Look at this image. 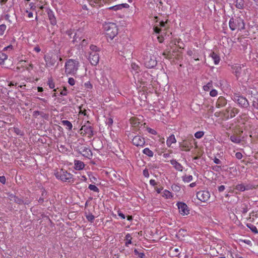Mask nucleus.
Returning a JSON list of instances; mask_svg holds the SVG:
<instances>
[{
	"instance_id": "obj_1",
	"label": "nucleus",
	"mask_w": 258,
	"mask_h": 258,
	"mask_svg": "<svg viewBox=\"0 0 258 258\" xmlns=\"http://www.w3.org/2000/svg\"><path fill=\"white\" fill-rule=\"evenodd\" d=\"M79 62L73 59H69L65 63V73L68 75H75L78 70Z\"/></svg>"
},
{
	"instance_id": "obj_2",
	"label": "nucleus",
	"mask_w": 258,
	"mask_h": 258,
	"mask_svg": "<svg viewBox=\"0 0 258 258\" xmlns=\"http://www.w3.org/2000/svg\"><path fill=\"white\" fill-rule=\"evenodd\" d=\"M103 29L106 36L110 39H113L118 33L117 27L114 23H105Z\"/></svg>"
},
{
	"instance_id": "obj_3",
	"label": "nucleus",
	"mask_w": 258,
	"mask_h": 258,
	"mask_svg": "<svg viewBox=\"0 0 258 258\" xmlns=\"http://www.w3.org/2000/svg\"><path fill=\"white\" fill-rule=\"evenodd\" d=\"M229 26L232 31L237 29L241 31L245 29V23L244 20L240 17L231 18L229 22Z\"/></svg>"
},
{
	"instance_id": "obj_4",
	"label": "nucleus",
	"mask_w": 258,
	"mask_h": 258,
	"mask_svg": "<svg viewBox=\"0 0 258 258\" xmlns=\"http://www.w3.org/2000/svg\"><path fill=\"white\" fill-rule=\"evenodd\" d=\"M144 64L148 68H153L155 67L157 63L156 58L155 56L150 54L147 55L144 58Z\"/></svg>"
},
{
	"instance_id": "obj_5",
	"label": "nucleus",
	"mask_w": 258,
	"mask_h": 258,
	"mask_svg": "<svg viewBox=\"0 0 258 258\" xmlns=\"http://www.w3.org/2000/svg\"><path fill=\"white\" fill-rule=\"evenodd\" d=\"M55 177L63 181H69L72 178L73 175L68 173L67 171L60 169L55 173Z\"/></svg>"
},
{
	"instance_id": "obj_6",
	"label": "nucleus",
	"mask_w": 258,
	"mask_h": 258,
	"mask_svg": "<svg viewBox=\"0 0 258 258\" xmlns=\"http://www.w3.org/2000/svg\"><path fill=\"white\" fill-rule=\"evenodd\" d=\"M233 99L242 108H247L249 106V102L247 99L243 96L235 95Z\"/></svg>"
},
{
	"instance_id": "obj_7",
	"label": "nucleus",
	"mask_w": 258,
	"mask_h": 258,
	"mask_svg": "<svg viewBox=\"0 0 258 258\" xmlns=\"http://www.w3.org/2000/svg\"><path fill=\"white\" fill-rule=\"evenodd\" d=\"M176 206L179 210V213L182 216L187 215L189 214V209L186 204L183 202H178Z\"/></svg>"
},
{
	"instance_id": "obj_8",
	"label": "nucleus",
	"mask_w": 258,
	"mask_h": 258,
	"mask_svg": "<svg viewBox=\"0 0 258 258\" xmlns=\"http://www.w3.org/2000/svg\"><path fill=\"white\" fill-rule=\"evenodd\" d=\"M197 197L201 202H206L210 199V194L207 190H201L197 193Z\"/></svg>"
},
{
	"instance_id": "obj_9",
	"label": "nucleus",
	"mask_w": 258,
	"mask_h": 258,
	"mask_svg": "<svg viewBox=\"0 0 258 258\" xmlns=\"http://www.w3.org/2000/svg\"><path fill=\"white\" fill-rule=\"evenodd\" d=\"M132 143L137 147H143L145 144V140L140 136H136L133 138Z\"/></svg>"
},
{
	"instance_id": "obj_10",
	"label": "nucleus",
	"mask_w": 258,
	"mask_h": 258,
	"mask_svg": "<svg viewBox=\"0 0 258 258\" xmlns=\"http://www.w3.org/2000/svg\"><path fill=\"white\" fill-rule=\"evenodd\" d=\"M58 59V56L56 55H52L44 58L46 66L49 67L54 66Z\"/></svg>"
},
{
	"instance_id": "obj_11",
	"label": "nucleus",
	"mask_w": 258,
	"mask_h": 258,
	"mask_svg": "<svg viewBox=\"0 0 258 258\" xmlns=\"http://www.w3.org/2000/svg\"><path fill=\"white\" fill-rule=\"evenodd\" d=\"M89 60L92 65H97L99 61V55L98 53L91 52L89 54Z\"/></svg>"
},
{
	"instance_id": "obj_12",
	"label": "nucleus",
	"mask_w": 258,
	"mask_h": 258,
	"mask_svg": "<svg viewBox=\"0 0 258 258\" xmlns=\"http://www.w3.org/2000/svg\"><path fill=\"white\" fill-rule=\"evenodd\" d=\"M81 131V134H83L84 135H87L89 136H92L93 135V128L90 125H83Z\"/></svg>"
},
{
	"instance_id": "obj_13",
	"label": "nucleus",
	"mask_w": 258,
	"mask_h": 258,
	"mask_svg": "<svg viewBox=\"0 0 258 258\" xmlns=\"http://www.w3.org/2000/svg\"><path fill=\"white\" fill-rule=\"evenodd\" d=\"M47 15L50 24L53 26L55 25L57 23V22L53 12L51 10H49L47 11Z\"/></svg>"
},
{
	"instance_id": "obj_14",
	"label": "nucleus",
	"mask_w": 258,
	"mask_h": 258,
	"mask_svg": "<svg viewBox=\"0 0 258 258\" xmlns=\"http://www.w3.org/2000/svg\"><path fill=\"white\" fill-rule=\"evenodd\" d=\"M227 104V100L225 98L222 96H220L218 98L216 103V107L217 108H221L225 106Z\"/></svg>"
},
{
	"instance_id": "obj_15",
	"label": "nucleus",
	"mask_w": 258,
	"mask_h": 258,
	"mask_svg": "<svg viewBox=\"0 0 258 258\" xmlns=\"http://www.w3.org/2000/svg\"><path fill=\"white\" fill-rule=\"evenodd\" d=\"M170 163L174 168L179 171H182L183 167L181 165V164L179 163H178L176 160L172 159L170 160Z\"/></svg>"
},
{
	"instance_id": "obj_16",
	"label": "nucleus",
	"mask_w": 258,
	"mask_h": 258,
	"mask_svg": "<svg viewBox=\"0 0 258 258\" xmlns=\"http://www.w3.org/2000/svg\"><path fill=\"white\" fill-rule=\"evenodd\" d=\"M226 111L227 113H229L231 118L234 117L239 112L238 109L231 107H228Z\"/></svg>"
},
{
	"instance_id": "obj_17",
	"label": "nucleus",
	"mask_w": 258,
	"mask_h": 258,
	"mask_svg": "<svg viewBox=\"0 0 258 258\" xmlns=\"http://www.w3.org/2000/svg\"><path fill=\"white\" fill-rule=\"evenodd\" d=\"M187 54L188 55L190 56H192V58L195 60H199V53L198 51L194 49V50H188L187 51Z\"/></svg>"
},
{
	"instance_id": "obj_18",
	"label": "nucleus",
	"mask_w": 258,
	"mask_h": 258,
	"mask_svg": "<svg viewBox=\"0 0 258 258\" xmlns=\"http://www.w3.org/2000/svg\"><path fill=\"white\" fill-rule=\"evenodd\" d=\"M75 168L76 170H80L83 169L85 167V164L80 160H75L74 162Z\"/></svg>"
},
{
	"instance_id": "obj_19",
	"label": "nucleus",
	"mask_w": 258,
	"mask_h": 258,
	"mask_svg": "<svg viewBox=\"0 0 258 258\" xmlns=\"http://www.w3.org/2000/svg\"><path fill=\"white\" fill-rule=\"evenodd\" d=\"M210 56L212 58L214 61L215 64H218L219 63L220 58L219 56L217 53L214 52H212L210 54Z\"/></svg>"
},
{
	"instance_id": "obj_20",
	"label": "nucleus",
	"mask_w": 258,
	"mask_h": 258,
	"mask_svg": "<svg viewBox=\"0 0 258 258\" xmlns=\"http://www.w3.org/2000/svg\"><path fill=\"white\" fill-rule=\"evenodd\" d=\"M82 155L88 158H90L92 156L91 151L87 148H84L82 149Z\"/></svg>"
},
{
	"instance_id": "obj_21",
	"label": "nucleus",
	"mask_w": 258,
	"mask_h": 258,
	"mask_svg": "<svg viewBox=\"0 0 258 258\" xmlns=\"http://www.w3.org/2000/svg\"><path fill=\"white\" fill-rule=\"evenodd\" d=\"M176 142V140L175 138V136L174 135H171L170 136L167 141H166V144L167 146L170 147L172 144L175 143Z\"/></svg>"
},
{
	"instance_id": "obj_22",
	"label": "nucleus",
	"mask_w": 258,
	"mask_h": 258,
	"mask_svg": "<svg viewBox=\"0 0 258 258\" xmlns=\"http://www.w3.org/2000/svg\"><path fill=\"white\" fill-rule=\"evenodd\" d=\"M61 123L62 125L64 126L67 129L69 130V131L72 130L73 125L70 121L66 120H63L61 121Z\"/></svg>"
},
{
	"instance_id": "obj_23",
	"label": "nucleus",
	"mask_w": 258,
	"mask_h": 258,
	"mask_svg": "<svg viewBox=\"0 0 258 258\" xmlns=\"http://www.w3.org/2000/svg\"><path fill=\"white\" fill-rule=\"evenodd\" d=\"M233 73L236 76L239 75L241 68L239 64H235L232 67Z\"/></svg>"
},
{
	"instance_id": "obj_24",
	"label": "nucleus",
	"mask_w": 258,
	"mask_h": 258,
	"mask_svg": "<svg viewBox=\"0 0 258 258\" xmlns=\"http://www.w3.org/2000/svg\"><path fill=\"white\" fill-rule=\"evenodd\" d=\"M180 147L181 148V150L183 151H189L190 148L189 147V143L187 142L183 141L180 144Z\"/></svg>"
},
{
	"instance_id": "obj_25",
	"label": "nucleus",
	"mask_w": 258,
	"mask_h": 258,
	"mask_svg": "<svg viewBox=\"0 0 258 258\" xmlns=\"http://www.w3.org/2000/svg\"><path fill=\"white\" fill-rule=\"evenodd\" d=\"M230 140L234 143L239 144L241 142L240 138L235 135H232L230 137Z\"/></svg>"
},
{
	"instance_id": "obj_26",
	"label": "nucleus",
	"mask_w": 258,
	"mask_h": 258,
	"mask_svg": "<svg viewBox=\"0 0 258 258\" xmlns=\"http://www.w3.org/2000/svg\"><path fill=\"white\" fill-rule=\"evenodd\" d=\"M162 197L165 199H171L173 197V196L170 191L165 189L162 192Z\"/></svg>"
},
{
	"instance_id": "obj_27",
	"label": "nucleus",
	"mask_w": 258,
	"mask_h": 258,
	"mask_svg": "<svg viewBox=\"0 0 258 258\" xmlns=\"http://www.w3.org/2000/svg\"><path fill=\"white\" fill-rule=\"evenodd\" d=\"M182 179L183 182L188 183L192 180L193 177L192 175L185 174L182 177Z\"/></svg>"
},
{
	"instance_id": "obj_28",
	"label": "nucleus",
	"mask_w": 258,
	"mask_h": 258,
	"mask_svg": "<svg viewBox=\"0 0 258 258\" xmlns=\"http://www.w3.org/2000/svg\"><path fill=\"white\" fill-rule=\"evenodd\" d=\"M143 153L148 156V157H152L154 155V153L152 151L148 148H146L143 150Z\"/></svg>"
},
{
	"instance_id": "obj_29",
	"label": "nucleus",
	"mask_w": 258,
	"mask_h": 258,
	"mask_svg": "<svg viewBox=\"0 0 258 258\" xmlns=\"http://www.w3.org/2000/svg\"><path fill=\"white\" fill-rule=\"evenodd\" d=\"M235 6L239 9H242L244 6L243 0H236L235 2Z\"/></svg>"
},
{
	"instance_id": "obj_30",
	"label": "nucleus",
	"mask_w": 258,
	"mask_h": 258,
	"mask_svg": "<svg viewBox=\"0 0 258 258\" xmlns=\"http://www.w3.org/2000/svg\"><path fill=\"white\" fill-rule=\"evenodd\" d=\"M246 226L254 234H257L258 233L257 229V228L254 225H252L251 224L249 223V224H247Z\"/></svg>"
},
{
	"instance_id": "obj_31",
	"label": "nucleus",
	"mask_w": 258,
	"mask_h": 258,
	"mask_svg": "<svg viewBox=\"0 0 258 258\" xmlns=\"http://www.w3.org/2000/svg\"><path fill=\"white\" fill-rule=\"evenodd\" d=\"M8 56L5 53H3L2 51H0V64H3L4 63L5 60L7 59Z\"/></svg>"
},
{
	"instance_id": "obj_32",
	"label": "nucleus",
	"mask_w": 258,
	"mask_h": 258,
	"mask_svg": "<svg viewBox=\"0 0 258 258\" xmlns=\"http://www.w3.org/2000/svg\"><path fill=\"white\" fill-rule=\"evenodd\" d=\"M235 189L240 191H245V187L244 186V184L240 183L237 184L235 187Z\"/></svg>"
},
{
	"instance_id": "obj_33",
	"label": "nucleus",
	"mask_w": 258,
	"mask_h": 258,
	"mask_svg": "<svg viewBox=\"0 0 258 258\" xmlns=\"http://www.w3.org/2000/svg\"><path fill=\"white\" fill-rule=\"evenodd\" d=\"M12 131H13L16 135H19V136H23V135H24L23 132L18 127H13L12 129Z\"/></svg>"
},
{
	"instance_id": "obj_34",
	"label": "nucleus",
	"mask_w": 258,
	"mask_h": 258,
	"mask_svg": "<svg viewBox=\"0 0 258 258\" xmlns=\"http://www.w3.org/2000/svg\"><path fill=\"white\" fill-rule=\"evenodd\" d=\"M132 236H131L130 234L127 233L125 235V239L126 240V241L125 242V246H128V244L132 243Z\"/></svg>"
},
{
	"instance_id": "obj_35",
	"label": "nucleus",
	"mask_w": 258,
	"mask_h": 258,
	"mask_svg": "<svg viewBox=\"0 0 258 258\" xmlns=\"http://www.w3.org/2000/svg\"><path fill=\"white\" fill-rule=\"evenodd\" d=\"M135 254L138 255L140 258H144L145 255L143 252H140L137 249L134 250Z\"/></svg>"
},
{
	"instance_id": "obj_36",
	"label": "nucleus",
	"mask_w": 258,
	"mask_h": 258,
	"mask_svg": "<svg viewBox=\"0 0 258 258\" xmlns=\"http://www.w3.org/2000/svg\"><path fill=\"white\" fill-rule=\"evenodd\" d=\"M7 29V26L5 24L0 25V36H3Z\"/></svg>"
},
{
	"instance_id": "obj_37",
	"label": "nucleus",
	"mask_w": 258,
	"mask_h": 258,
	"mask_svg": "<svg viewBox=\"0 0 258 258\" xmlns=\"http://www.w3.org/2000/svg\"><path fill=\"white\" fill-rule=\"evenodd\" d=\"M47 84L50 89H53L55 87V84L51 78L48 79Z\"/></svg>"
},
{
	"instance_id": "obj_38",
	"label": "nucleus",
	"mask_w": 258,
	"mask_h": 258,
	"mask_svg": "<svg viewBox=\"0 0 258 258\" xmlns=\"http://www.w3.org/2000/svg\"><path fill=\"white\" fill-rule=\"evenodd\" d=\"M88 188L91 190L96 192H98L99 191V188L96 185L93 184H90L88 186Z\"/></svg>"
},
{
	"instance_id": "obj_39",
	"label": "nucleus",
	"mask_w": 258,
	"mask_h": 258,
	"mask_svg": "<svg viewBox=\"0 0 258 258\" xmlns=\"http://www.w3.org/2000/svg\"><path fill=\"white\" fill-rule=\"evenodd\" d=\"M204 133L203 132L199 131L195 134V137L197 139H200L204 136Z\"/></svg>"
},
{
	"instance_id": "obj_40",
	"label": "nucleus",
	"mask_w": 258,
	"mask_h": 258,
	"mask_svg": "<svg viewBox=\"0 0 258 258\" xmlns=\"http://www.w3.org/2000/svg\"><path fill=\"white\" fill-rule=\"evenodd\" d=\"M212 87V83L209 82L207 85L204 86L203 89L205 91H208Z\"/></svg>"
},
{
	"instance_id": "obj_41",
	"label": "nucleus",
	"mask_w": 258,
	"mask_h": 258,
	"mask_svg": "<svg viewBox=\"0 0 258 258\" xmlns=\"http://www.w3.org/2000/svg\"><path fill=\"white\" fill-rule=\"evenodd\" d=\"M90 49L91 50V52H95L96 53H98L99 51V48L94 45H91L90 46Z\"/></svg>"
},
{
	"instance_id": "obj_42",
	"label": "nucleus",
	"mask_w": 258,
	"mask_h": 258,
	"mask_svg": "<svg viewBox=\"0 0 258 258\" xmlns=\"http://www.w3.org/2000/svg\"><path fill=\"white\" fill-rule=\"evenodd\" d=\"M122 9V5H115L114 6H112L109 8V9L110 10H113L114 11H117L118 10H120Z\"/></svg>"
},
{
	"instance_id": "obj_43",
	"label": "nucleus",
	"mask_w": 258,
	"mask_h": 258,
	"mask_svg": "<svg viewBox=\"0 0 258 258\" xmlns=\"http://www.w3.org/2000/svg\"><path fill=\"white\" fill-rule=\"evenodd\" d=\"M244 186L245 187V190L252 189L254 188V186L251 184H244Z\"/></svg>"
},
{
	"instance_id": "obj_44",
	"label": "nucleus",
	"mask_w": 258,
	"mask_h": 258,
	"mask_svg": "<svg viewBox=\"0 0 258 258\" xmlns=\"http://www.w3.org/2000/svg\"><path fill=\"white\" fill-rule=\"evenodd\" d=\"M131 67L132 69L135 71L136 72H138V70H139V67L135 63H132L131 64Z\"/></svg>"
},
{
	"instance_id": "obj_45",
	"label": "nucleus",
	"mask_w": 258,
	"mask_h": 258,
	"mask_svg": "<svg viewBox=\"0 0 258 258\" xmlns=\"http://www.w3.org/2000/svg\"><path fill=\"white\" fill-rule=\"evenodd\" d=\"M88 43H89L88 40L84 39L83 40H82V41L81 42V45L82 47H85L87 45Z\"/></svg>"
},
{
	"instance_id": "obj_46",
	"label": "nucleus",
	"mask_w": 258,
	"mask_h": 258,
	"mask_svg": "<svg viewBox=\"0 0 258 258\" xmlns=\"http://www.w3.org/2000/svg\"><path fill=\"white\" fill-rule=\"evenodd\" d=\"M86 218L89 221L92 222L94 220L95 217L92 214H90L86 216Z\"/></svg>"
},
{
	"instance_id": "obj_47",
	"label": "nucleus",
	"mask_w": 258,
	"mask_h": 258,
	"mask_svg": "<svg viewBox=\"0 0 258 258\" xmlns=\"http://www.w3.org/2000/svg\"><path fill=\"white\" fill-rule=\"evenodd\" d=\"M217 94H218V92L215 89H212L210 92V95L212 97H215L217 95Z\"/></svg>"
},
{
	"instance_id": "obj_48",
	"label": "nucleus",
	"mask_w": 258,
	"mask_h": 258,
	"mask_svg": "<svg viewBox=\"0 0 258 258\" xmlns=\"http://www.w3.org/2000/svg\"><path fill=\"white\" fill-rule=\"evenodd\" d=\"M106 123L108 126H111L113 123L112 118H111V117H109V118H108L107 119H106Z\"/></svg>"
},
{
	"instance_id": "obj_49",
	"label": "nucleus",
	"mask_w": 258,
	"mask_h": 258,
	"mask_svg": "<svg viewBox=\"0 0 258 258\" xmlns=\"http://www.w3.org/2000/svg\"><path fill=\"white\" fill-rule=\"evenodd\" d=\"M42 114H43L42 112H41L39 111H34L33 113V116H34L35 117H37L38 115H42Z\"/></svg>"
},
{
	"instance_id": "obj_50",
	"label": "nucleus",
	"mask_w": 258,
	"mask_h": 258,
	"mask_svg": "<svg viewBox=\"0 0 258 258\" xmlns=\"http://www.w3.org/2000/svg\"><path fill=\"white\" fill-rule=\"evenodd\" d=\"M153 30H154V32L155 33H156V34H159L161 31L160 28H159L158 26H155L153 27Z\"/></svg>"
},
{
	"instance_id": "obj_51",
	"label": "nucleus",
	"mask_w": 258,
	"mask_h": 258,
	"mask_svg": "<svg viewBox=\"0 0 258 258\" xmlns=\"http://www.w3.org/2000/svg\"><path fill=\"white\" fill-rule=\"evenodd\" d=\"M68 83L70 85L73 86L75 84V80L73 78H69Z\"/></svg>"
},
{
	"instance_id": "obj_52",
	"label": "nucleus",
	"mask_w": 258,
	"mask_h": 258,
	"mask_svg": "<svg viewBox=\"0 0 258 258\" xmlns=\"http://www.w3.org/2000/svg\"><path fill=\"white\" fill-rule=\"evenodd\" d=\"M252 107H253L256 109L258 110V98L256 99V101H253L252 104Z\"/></svg>"
},
{
	"instance_id": "obj_53",
	"label": "nucleus",
	"mask_w": 258,
	"mask_h": 258,
	"mask_svg": "<svg viewBox=\"0 0 258 258\" xmlns=\"http://www.w3.org/2000/svg\"><path fill=\"white\" fill-rule=\"evenodd\" d=\"M79 114H83L85 116L87 115L86 110L85 109H84V110H83L82 106L80 107Z\"/></svg>"
},
{
	"instance_id": "obj_54",
	"label": "nucleus",
	"mask_w": 258,
	"mask_h": 258,
	"mask_svg": "<svg viewBox=\"0 0 258 258\" xmlns=\"http://www.w3.org/2000/svg\"><path fill=\"white\" fill-rule=\"evenodd\" d=\"M60 94L62 96H66L68 94V91L66 87H63V90L61 91Z\"/></svg>"
},
{
	"instance_id": "obj_55",
	"label": "nucleus",
	"mask_w": 258,
	"mask_h": 258,
	"mask_svg": "<svg viewBox=\"0 0 258 258\" xmlns=\"http://www.w3.org/2000/svg\"><path fill=\"white\" fill-rule=\"evenodd\" d=\"M143 175L146 177L148 178L149 177V173L147 169H145L143 170Z\"/></svg>"
},
{
	"instance_id": "obj_56",
	"label": "nucleus",
	"mask_w": 258,
	"mask_h": 258,
	"mask_svg": "<svg viewBox=\"0 0 258 258\" xmlns=\"http://www.w3.org/2000/svg\"><path fill=\"white\" fill-rule=\"evenodd\" d=\"M235 157L238 159H241L242 158L243 156L240 152H237L235 154Z\"/></svg>"
},
{
	"instance_id": "obj_57",
	"label": "nucleus",
	"mask_w": 258,
	"mask_h": 258,
	"mask_svg": "<svg viewBox=\"0 0 258 258\" xmlns=\"http://www.w3.org/2000/svg\"><path fill=\"white\" fill-rule=\"evenodd\" d=\"M148 131L149 133H150V134H151L152 135H156L157 134L156 131L152 128H148Z\"/></svg>"
},
{
	"instance_id": "obj_58",
	"label": "nucleus",
	"mask_w": 258,
	"mask_h": 258,
	"mask_svg": "<svg viewBox=\"0 0 258 258\" xmlns=\"http://www.w3.org/2000/svg\"><path fill=\"white\" fill-rule=\"evenodd\" d=\"M5 19L7 20L10 23H12V21L10 19V16L9 14H6L4 16Z\"/></svg>"
},
{
	"instance_id": "obj_59",
	"label": "nucleus",
	"mask_w": 258,
	"mask_h": 258,
	"mask_svg": "<svg viewBox=\"0 0 258 258\" xmlns=\"http://www.w3.org/2000/svg\"><path fill=\"white\" fill-rule=\"evenodd\" d=\"M218 188V191L219 192H222L225 190V187L224 185H222L219 186Z\"/></svg>"
},
{
	"instance_id": "obj_60",
	"label": "nucleus",
	"mask_w": 258,
	"mask_h": 258,
	"mask_svg": "<svg viewBox=\"0 0 258 258\" xmlns=\"http://www.w3.org/2000/svg\"><path fill=\"white\" fill-rule=\"evenodd\" d=\"M0 182L3 184H5L6 182V178L4 176H0Z\"/></svg>"
},
{
	"instance_id": "obj_61",
	"label": "nucleus",
	"mask_w": 258,
	"mask_h": 258,
	"mask_svg": "<svg viewBox=\"0 0 258 258\" xmlns=\"http://www.w3.org/2000/svg\"><path fill=\"white\" fill-rule=\"evenodd\" d=\"M180 39H178V40H174V44L176 45H178V46L180 48H183V47H182L181 46H180L179 43L180 42Z\"/></svg>"
},
{
	"instance_id": "obj_62",
	"label": "nucleus",
	"mask_w": 258,
	"mask_h": 258,
	"mask_svg": "<svg viewBox=\"0 0 258 258\" xmlns=\"http://www.w3.org/2000/svg\"><path fill=\"white\" fill-rule=\"evenodd\" d=\"M221 166L217 165L213 167V169L216 171H219L221 169Z\"/></svg>"
},
{
	"instance_id": "obj_63",
	"label": "nucleus",
	"mask_w": 258,
	"mask_h": 258,
	"mask_svg": "<svg viewBox=\"0 0 258 258\" xmlns=\"http://www.w3.org/2000/svg\"><path fill=\"white\" fill-rule=\"evenodd\" d=\"M167 23V21L164 22L163 21H161L159 23V26L161 27H165L166 24Z\"/></svg>"
},
{
	"instance_id": "obj_64",
	"label": "nucleus",
	"mask_w": 258,
	"mask_h": 258,
	"mask_svg": "<svg viewBox=\"0 0 258 258\" xmlns=\"http://www.w3.org/2000/svg\"><path fill=\"white\" fill-rule=\"evenodd\" d=\"M118 216L122 219H125V215L120 211H118Z\"/></svg>"
}]
</instances>
